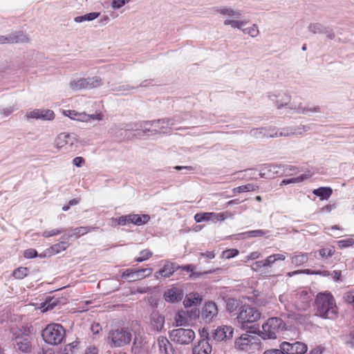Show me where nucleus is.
<instances>
[{"mask_svg":"<svg viewBox=\"0 0 354 354\" xmlns=\"http://www.w3.org/2000/svg\"><path fill=\"white\" fill-rule=\"evenodd\" d=\"M214 12L223 16H227L223 21L225 26H230L232 28L241 30L244 34H248L252 37H256L259 34L258 26L253 24L251 27L244 28L248 23L246 19L239 20L241 17V11L234 9L230 6H221L214 8Z\"/></svg>","mask_w":354,"mask_h":354,"instance_id":"nucleus-1","label":"nucleus"},{"mask_svg":"<svg viewBox=\"0 0 354 354\" xmlns=\"http://www.w3.org/2000/svg\"><path fill=\"white\" fill-rule=\"evenodd\" d=\"M315 302L316 315L324 319H333L335 316L337 307L335 299L330 293L318 294Z\"/></svg>","mask_w":354,"mask_h":354,"instance_id":"nucleus-2","label":"nucleus"},{"mask_svg":"<svg viewBox=\"0 0 354 354\" xmlns=\"http://www.w3.org/2000/svg\"><path fill=\"white\" fill-rule=\"evenodd\" d=\"M66 331L59 324H50L42 330L43 339L48 344L58 345L65 338Z\"/></svg>","mask_w":354,"mask_h":354,"instance_id":"nucleus-3","label":"nucleus"},{"mask_svg":"<svg viewBox=\"0 0 354 354\" xmlns=\"http://www.w3.org/2000/svg\"><path fill=\"white\" fill-rule=\"evenodd\" d=\"M235 347L238 350L250 353L259 351L262 349L260 337L248 333L243 334L236 339Z\"/></svg>","mask_w":354,"mask_h":354,"instance_id":"nucleus-4","label":"nucleus"},{"mask_svg":"<svg viewBox=\"0 0 354 354\" xmlns=\"http://www.w3.org/2000/svg\"><path fill=\"white\" fill-rule=\"evenodd\" d=\"M261 317V313L254 307L248 305L241 306L239 309L236 317L241 328H249L248 324L258 321Z\"/></svg>","mask_w":354,"mask_h":354,"instance_id":"nucleus-5","label":"nucleus"},{"mask_svg":"<svg viewBox=\"0 0 354 354\" xmlns=\"http://www.w3.org/2000/svg\"><path fill=\"white\" fill-rule=\"evenodd\" d=\"M285 326L281 318L271 317L262 325L261 337L263 339H276L279 331Z\"/></svg>","mask_w":354,"mask_h":354,"instance_id":"nucleus-6","label":"nucleus"},{"mask_svg":"<svg viewBox=\"0 0 354 354\" xmlns=\"http://www.w3.org/2000/svg\"><path fill=\"white\" fill-rule=\"evenodd\" d=\"M169 338L176 344L188 345L195 338V332L191 328H178L169 332Z\"/></svg>","mask_w":354,"mask_h":354,"instance_id":"nucleus-7","label":"nucleus"},{"mask_svg":"<svg viewBox=\"0 0 354 354\" xmlns=\"http://www.w3.org/2000/svg\"><path fill=\"white\" fill-rule=\"evenodd\" d=\"M131 333L129 328L116 329L109 335V339L115 347H121L129 344L131 341Z\"/></svg>","mask_w":354,"mask_h":354,"instance_id":"nucleus-8","label":"nucleus"},{"mask_svg":"<svg viewBox=\"0 0 354 354\" xmlns=\"http://www.w3.org/2000/svg\"><path fill=\"white\" fill-rule=\"evenodd\" d=\"M12 344L16 351L29 353L32 350V337L26 333H19L12 338Z\"/></svg>","mask_w":354,"mask_h":354,"instance_id":"nucleus-9","label":"nucleus"},{"mask_svg":"<svg viewBox=\"0 0 354 354\" xmlns=\"http://www.w3.org/2000/svg\"><path fill=\"white\" fill-rule=\"evenodd\" d=\"M233 328L228 326H221L207 333V338L212 343L225 341L232 337Z\"/></svg>","mask_w":354,"mask_h":354,"instance_id":"nucleus-10","label":"nucleus"},{"mask_svg":"<svg viewBox=\"0 0 354 354\" xmlns=\"http://www.w3.org/2000/svg\"><path fill=\"white\" fill-rule=\"evenodd\" d=\"M165 318L157 310H153L149 316L147 322V329L149 332L161 333L165 328Z\"/></svg>","mask_w":354,"mask_h":354,"instance_id":"nucleus-11","label":"nucleus"},{"mask_svg":"<svg viewBox=\"0 0 354 354\" xmlns=\"http://www.w3.org/2000/svg\"><path fill=\"white\" fill-rule=\"evenodd\" d=\"M144 124L145 131H155L157 133H166L167 129H169L174 125L173 120L171 119L147 121Z\"/></svg>","mask_w":354,"mask_h":354,"instance_id":"nucleus-12","label":"nucleus"},{"mask_svg":"<svg viewBox=\"0 0 354 354\" xmlns=\"http://www.w3.org/2000/svg\"><path fill=\"white\" fill-rule=\"evenodd\" d=\"M77 136L75 133L62 132L55 138V145L57 149H61L65 145L73 148L77 147Z\"/></svg>","mask_w":354,"mask_h":354,"instance_id":"nucleus-13","label":"nucleus"},{"mask_svg":"<svg viewBox=\"0 0 354 354\" xmlns=\"http://www.w3.org/2000/svg\"><path fill=\"white\" fill-rule=\"evenodd\" d=\"M280 348L286 354H304L308 351L307 345L301 342H283L280 344Z\"/></svg>","mask_w":354,"mask_h":354,"instance_id":"nucleus-14","label":"nucleus"},{"mask_svg":"<svg viewBox=\"0 0 354 354\" xmlns=\"http://www.w3.org/2000/svg\"><path fill=\"white\" fill-rule=\"evenodd\" d=\"M152 268H143L138 270H125L122 274V277L128 279L129 281H136L141 280L152 274Z\"/></svg>","mask_w":354,"mask_h":354,"instance_id":"nucleus-15","label":"nucleus"},{"mask_svg":"<svg viewBox=\"0 0 354 354\" xmlns=\"http://www.w3.org/2000/svg\"><path fill=\"white\" fill-rule=\"evenodd\" d=\"M312 295L307 290H301L296 294L295 308L299 310H306L310 306Z\"/></svg>","mask_w":354,"mask_h":354,"instance_id":"nucleus-16","label":"nucleus"},{"mask_svg":"<svg viewBox=\"0 0 354 354\" xmlns=\"http://www.w3.org/2000/svg\"><path fill=\"white\" fill-rule=\"evenodd\" d=\"M227 212L215 213V212H204L198 213L194 216V220L196 223H201L204 221H223L228 217Z\"/></svg>","mask_w":354,"mask_h":354,"instance_id":"nucleus-17","label":"nucleus"},{"mask_svg":"<svg viewBox=\"0 0 354 354\" xmlns=\"http://www.w3.org/2000/svg\"><path fill=\"white\" fill-rule=\"evenodd\" d=\"M26 116L28 119L52 120L55 118V113L50 109H35L27 112Z\"/></svg>","mask_w":354,"mask_h":354,"instance_id":"nucleus-18","label":"nucleus"},{"mask_svg":"<svg viewBox=\"0 0 354 354\" xmlns=\"http://www.w3.org/2000/svg\"><path fill=\"white\" fill-rule=\"evenodd\" d=\"M268 97L276 104L278 109L287 105L290 100V97L282 91H274L269 94Z\"/></svg>","mask_w":354,"mask_h":354,"instance_id":"nucleus-19","label":"nucleus"},{"mask_svg":"<svg viewBox=\"0 0 354 354\" xmlns=\"http://www.w3.org/2000/svg\"><path fill=\"white\" fill-rule=\"evenodd\" d=\"M310 127L306 125H300L296 128L295 127H285L279 129L278 137H288L291 136H299L302 134L303 131H308L310 130Z\"/></svg>","mask_w":354,"mask_h":354,"instance_id":"nucleus-20","label":"nucleus"},{"mask_svg":"<svg viewBox=\"0 0 354 354\" xmlns=\"http://www.w3.org/2000/svg\"><path fill=\"white\" fill-rule=\"evenodd\" d=\"M218 314V310L215 303L209 301L205 304L202 309L201 317L205 322H210Z\"/></svg>","mask_w":354,"mask_h":354,"instance_id":"nucleus-21","label":"nucleus"},{"mask_svg":"<svg viewBox=\"0 0 354 354\" xmlns=\"http://www.w3.org/2000/svg\"><path fill=\"white\" fill-rule=\"evenodd\" d=\"M5 44L28 43L29 38L21 31L11 32L4 35Z\"/></svg>","mask_w":354,"mask_h":354,"instance_id":"nucleus-22","label":"nucleus"},{"mask_svg":"<svg viewBox=\"0 0 354 354\" xmlns=\"http://www.w3.org/2000/svg\"><path fill=\"white\" fill-rule=\"evenodd\" d=\"M183 297V292L181 289L173 287L168 289L164 294V299L166 301L175 303L180 301Z\"/></svg>","mask_w":354,"mask_h":354,"instance_id":"nucleus-23","label":"nucleus"},{"mask_svg":"<svg viewBox=\"0 0 354 354\" xmlns=\"http://www.w3.org/2000/svg\"><path fill=\"white\" fill-rule=\"evenodd\" d=\"M157 344L161 353L176 354V351L172 344L166 337L159 336L157 339Z\"/></svg>","mask_w":354,"mask_h":354,"instance_id":"nucleus-24","label":"nucleus"},{"mask_svg":"<svg viewBox=\"0 0 354 354\" xmlns=\"http://www.w3.org/2000/svg\"><path fill=\"white\" fill-rule=\"evenodd\" d=\"M208 339H201L192 351L193 354H209L212 351V346Z\"/></svg>","mask_w":354,"mask_h":354,"instance_id":"nucleus-25","label":"nucleus"},{"mask_svg":"<svg viewBox=\"0 0 354 354\" xmlns=\"http://www.w3.org/2000/svg\"><path fill=\"white\" fill-rule=\"evenodd\" d=\"M290 109L294 110V112L296 113H301V114H310L313 112H319L320 108L319 106H304L301 103H299L298 104H292L290 106Z\"/></svg>","mask_w":354,"mask_h":354,"instance_id":"nucleus-26","label":"nucleus"},{"mask_svg":"<svg viewBox=\"0 0 354 354\" xmlns=\"http://www.w3.org/2000/svg\"><path fill=\"white\" fill-rule=\"evenodd\" d=\"M95 230V227H80L74 228L71 230V233L68 234L66 236H64L62 237V239L69 240L72 238L77 239L84 234H87L91 230Z\"/></svg>","mask_w":354,"mask_h":354,"instance_id":"nucleus-27","label":"nucleus"},{"mask_svg":"<svg viewBox=\"0 0 354 354\" xmlns=\"http://www.w3.org/2000/svg\"><path fill=\"white\" fill-rule=\"evenodd\" d=\"M202 298L197 292H191L186 295L183 304L185 307L198 306L201 304Z\"/></svg>","mask_w":354,"mask_h":354,"instance_id":"nucleus-28","label":"nucleus"},{"mask_svg":"<svg viewBox=\"0 0 354 354\" xmlns=\"http://www.w3.org/2000/svg\"><path fill=\"white\" fill-rule=\"evenodd\" d=\"M176 270V266L174 263L171 262H166L163 268L156 273V277L158 278V274L162 277H169Z\"/></svg>","mask_w":354,"mask_h":354,"instance_id":"nucleus-29","label":"nucleus"},{"mask_svg":"<svg viewBox=\"0 0 354 354\" xmlns=\"http://www.w3.org/2000/svg\"><path fill=\"white\" fill-rule=\"evenodd\" d=\"M278 166L274 165H266L261 169L260 175L262 178H272L279 172Z\"/></svg>","mask_w":354,"mask_h":354,"instance_id":"nucleus-30","label":"nucleus"},{"mask_svg":"<svg viewBox=\"0 0 354 354\" xmlns=\"http://www.w3.org/2000/svg\"><path fill=\"white\" fill-rule=\"evenodd\" d=\"M130 217V223H133L136 225H142L147 223L149 219L150 216L148 214H129Z\"/></svg>","mask_w":354,"mask_h":354,"instance_id":"nucleus-31","label":"nucleus"},{"mask_svg":"<svg viewBox=\"0 0 354 354\" xmlns=\"http://www.w3.org/2000/svg\"><path fill=\"white\" fill-rule=\"evenodd\" d=\"M84 81L86 89L97 88L102 84V80L99 76L84 78Z\"/></svg>","mask_w":354,"mask_h":354,"instance_id":"nucleus-32","label":"nucleus"},{"mask_svg":"<svg viewBox=\"0 0 354 354\" xmlns=\"http://www.w3.org/2000/svg\"><path fill=\"white\" fill-rule=\"evenodd\" d=\"M313 193L322 200H327L331 196L333 190L330 187H319L314 189Z\"/></svg>","mask_w":354,"mask_h":354,"instance_id":"nucleus-33","label":"nucleus"},{"mask_svg":"<svg viewBox=\"0 0 354 354\" xmlns=\"http://www.w3.org/2000/svg\"><path fill=\"white\" fill-rule=\"evenodd\" d=\"M102 115L101 113H96V114H86L85 112L79 113L77 114V121L80 122H89L91 120H102Z\"/></svg>","mask_w":354,"mask_h":354,"instance_id":"nucleus-34","label":"nucleus"},{"mask_svg":"<svg viewBox=\"0 0 354 354\" xmlns=\"http://www.w3.org/2000/svg\"><path fill=\"white\" fill-rule=\"evenodd\" d=\"M100 16V12H93L87 13L84 15L77 16L74 18V21L76 23H82L86 21H91Z\"/></svg>","mask_w":354,"mask_h":354,"instance_id":"nucleus-35","label":"nucleus"},{"mask_svg":"<svg viewBox=\"0 0 354 354\" xmlns=\"http://www.w3.org/2000/svg\"><path fill=\"white\" fill-rule=\"evenodd\" d=\"M84 82V78L74 79L70 82L69 86L73 91L86 89Z\"/></svg>","mask_w":354,"mask_h":354,"instance_id":"nucleus-36","label":"nucleus"},{"mask_svg":"<svg viewBox=\"0 0 354 354\" xmlns=\"http://www.w3.org/2000/svg\"><path fill=\"white\" fill-rule=\"evenodd\" d=\"M310 177V175H309V174H301L297 177L283 179L281 181V185H288L290 183H299L304 181V180L309 178Z\"/></svg>","mask_w":354,"mask_h":354,"instance_id":"nucleus-37","label":"nucleus"},{"mask_svg":"<svg viewBox=\"0 0 354 354\" xmlns=\"http://www.w3.org/2000/svg\"><path fill=\"white\" fill-rule=\"evenodd\" d=\"M308 259V258L307 254H295L291 257L292 263L297 266H301L306 263Z\"/></svg>","mask_w":354,"mask_h":354,"instance_id":"nucleus-38","label":"nucleus"},{"mask_svg":"<svg viewBox=\"0 0 354 354\" xmlns=\"http://www.w3.org/2000/svg\"><path fill=\"white\" fill-rule=\"evenodd\" d=\"M308 30L313 34H326L327 32H324V27L319 23H313L309 24Z\"/></svg>","mask_w":354,"mask_h":354,"instance_id":"nucleus-39","label":"nucleus"},{"mask_svg":"<svg viewBox=\"0 0 354 354\" xmlns=\"http://www.w3.org/2000/svg\"><path fill=\"white\" fill-rule=\"evenodd\" d=\"M250 135L256 139H263L266 138V127L253 129L250 130Z\"/></svg>","mask_w":354,"mask_h":354,"instance_id":"nucleus-40","label":"nucleus"},{"mask_svg":"<svg viewBox=\"0 0 354 354\" xmlns=\"http://www.w3.org/2000/svg\"><path fill=\"white\" fill-rule=\"evenodd\" d=\"M28 270L25 267H20L13 271L12 275L15 278L22 279L28 275Z\"/></svg>","mask_w":354,"mask_h":354,"instance_id":"nucleus-41","label":"nucleus"},{"mask_svg":"<svg viewBox=\"0 0 354 354\" xmlns=\"http://www.w3.org/2000/svg\"><path fill=\"white\" fill-rule=\"evenodd\" d=\"M60 243L51 246V250L55 253H59L65 250L68 247V240L63 239Z\"/></svg>","mask_w":354,"mask_h":354,"instance_id":"nucleus-42","label":"nucleus"},{"mask_svg":"<svg viewBox=\"0 0 354 354\" xmlns=\"http://www.w3.org/2000/svg\"><path fill=\"white\" fill-rule=\"evenodd\" d=\"M134 86H131L129 84H124L118 86H115L111 88L113 91L121 92L122 94L129 93L131 90L134 89Z\"/></svg>","mask_w":354,"mask_h":354,"instance_id":"nucleus-43","label":"nucleus"},{"mask_svg":"<svg viewBox=\"0 0 354 354\" xmlns=\"http://www.w3.org/2000/svg\"><path fill=\"white\" fill-rule=\"evenodd\" d=\"M226 310L229 313L234 312L239 306V301L236 299L229 298L225 301Z\"/></svg>","mask_w":354,"mask_h":354,"instance_id":"nucleus-44","label":"nucleus"},{"mask_svg":"<svg viewBox=\"0 0 354 354\" xmlns=\"http://www.w3.org/2000/svg\"><path fill=\"white\" fill-rule=\"evenodd\" d=\"M17 109V102L16 101H14L12 104L8 106H6V107H3L1 109V114L3 115L4 116H8L9 115H10L13 111H15V110Z\"/></svg>","mask_w":354,"mask_h":354,"instance_id":"nucleus-45","label":"nucleus"},{"mask_svg":"<svg viewBox=\"0 0 354 354\" xmlns=\"http://www.w3.org/2000/svg\"><path fill=\"white\" fill-rule=\"evenodd\" d=\"M318 252L321 257L327 258V257H331L334 254L335 249L333 247L324 248H322V249L319 250Z\"/></svg>","mask_w":354,"mask_h":354,"instance_id":"nucleus-46","label":"nucleus"},{"mask_svg":"<svg viewBox=\"0 0 354 354\" xmlns=\"http://www.w3.org/2000/svg\"><path fill=\"white\" fill-rule=\"evenodd\" d=\"M337 244L340 248H345L354 245V235L350 238L339 241Z\"/></svg>","mask_w":354,"mask_h":354,"instance_id":"nucleus-47","label":"nucleus"},{"mask_svg":"<svg viewBox=\"0 0 354 354\" xmlns=\"http://www.w3.org/2000/svg\"><path fill=\"white\" fill-rule=\"evenodd\" d=\"M176 326H183L187 323V319L185 317L184 312H178L174 317Z\"/></svg>","mask_w":354,"mask_h":354,"instance_id":"nucleus-48","label":"nucleus"},{"mask_svg":"<svg viewBox=\"0 0 354 354\" xmlns=\"http://www.w3.org/2000/svg\"><path fill=\"white\" fill-rule=\"evenodd\" d=\"M268 232V231L263 230H256L246 232L244 234H246L248 237H260L266 235Z\"/></svg>","mask_w":354,"mask_h":354,"instance_id":"nucleus-49","label":"nucleus"},{"mask_svg":"<svg viewBox=\"0 0 354 354\" xmlns=\"http://www.w3.org/2000/svg\"><path fill=\"white\" fill-rule=\"evenodd\" d=\"M130 1L131 0H112L111 6L114 10H118Z\"/></svg>","mask_w":354,"mask_h":354,"instance_id":"nucleus-50","label":"nucleus"},{"mask_svg":"<svg viewBox=\"0 0 354 354\" xmlns=\"http://www.w3.org/2000/svg\"><path fill=\"white\" fill-rule=\"evenodd\" d=\"M239 252L236 249H230L223 252L222 257L225 259H231L239 254Z\"/></svg>","mask_w":354,"mask_h":354,"instance_id":"nucleus-51","label":"nucleus"},{"mask_svg":"<svg viewBox=\"0 0 354 354\" xmlns=\"http://www.w3.org/2000/svg\"><path fill=\"white\" fill-rule=\"evenodd\" d=\"M279 129L274 127H266V138L278 137Z\"/></svg>","mask_w":354,"mask_h":354,"instance_id":"nucleus-52","label":"nucleus"},{"mask_svg":"<svg viewBox=\"0 0 354 354\" xmlns=\"http://www.w3.org/2000/svg\"><path fill=\"white\" fill-rule=\"evenodd\" d=\"M59 299L57 298H51L48 301H46L44 306H46V310L53 309L55 306L59 303Z\"/></svg>","mask_w":354,"mask_h":354,"instance_id":"nucleus-53","label":"nucleus"},{"mask_svg":"<svg viewBox=\"0 0 354 354\" xmlns=\"http://www.w3.org/2000/svg\"><path fill=\"white\" fill-rule=\"evenodd\" d=\"M62 232H63L62 230H58V229H54V230H49V231L46 230V231H44L43 232L42 236L46 237V238H48V237H50V236H53L59 234Z\"/></svg>","mask_w":354,"mask_h":354,"instance_id":"nucleus-54","label":"nucleus"},{"mask_svg":"<svg viewBox=\"0 0 354 354\" xmlns=\"http://www.w3.org/2000/svg\"><path fill=\"white\" fill-rule=\"evenodd\" d=\"M116 221L118 225H124L128 223H130L129 214L120 216L119 218H118L116 219Z\"/></svg>","mask_w":354,"mask_h":354,"instance_id":"nucleus-55","label":"nucleus"},{"mask_svg":"<svg viewBox=\"0 0 354 354\" xmlns=\"http://www.w3.org/2000/svg\"><path fill=\"white\" fill-rule=\"evenodd\" d=\"M24 257L26 259H32L37 255V252L35 249H28L24 252Z\"/></svg>","mask_w":354,"mask_h":354,"instance_id":"nucleus-56","label":"nucleus"},{"mask_svg":"<svg viewBox=\"0 0 354 354\" xmlns=\"http://www.w3.org/2000/svg\"><path fill=\"white\" fill-rule=\"evenodd\" d=\"M261 261H262L263 266H264L265 268L271 267V266L275 263L274 259L272 257V254L270 255L265 260Z\"/></svg>","mask_w":354,"mask_h":354,"instance_id":"nucleus-57","label":"nucleus"},{"mask_svg":"<svg viewBox=\"0 0 354 354\" xmlns=\"http://www.w3.org/2000/svg\"><path fill=\"white\" fill-rule=\"evenodd\" d=\"M64 113L66 116H68L71 119L77 120L78 112L74 110L64 111Z\"/></svg>","mask_w":354,"mask_h":354,"instance_id":"nucleus-58","label":"nucleus"},{"mask_svg":"<svg viewBox=\"0 0 354 354\" xmlns=\"http://www.w3.org/2000/svg\"><path fill=\"white\" fill-rule=\"evenodd\" d=\"M263 354H286L285 351L279 347V348L268 349L264 351Z\"/></svg>","mask_w":354,"mask_h":354,"instance_id":"nucleus-59","label":"nucleus"},{"mask_svg":"<svg viewBox=\"0 0 354 354\" xmlns=\"http://www.w3.org/2000/svg\"><path fill=\"white\" fill-rule=\"evenodd\" d=\"M84 159L82 157H75L73 160V163L77 167H82L84 164Z\"/></svg>","mask_w":354,"mask_h":354,"instance_id":"nucleus-60","label":"nucleus"},{"mask_svg":"<svg viewBox=\"0 0 354 354\" xmlns=\"http://www.w3.org/2000/svg\"><path fill=\"white\" fill-rule=\"evenodd\" d=\"M261 268H265L261 261H256L252 266V270L255 272L260 271Z\"/></svg>","mask_w":354,"mask_h":354,"instance_id":"nucleus-61","label":"nucleus"},{"mask_svg":"<svg viewBox=\"0 0 354 354\" xmlns=\"http://www.w3.org/2000/svg\"><path fill=\"white\" fill-rule=\"evenodd\" d=\"M346 343L350 347L354 348V331L350 333L348 339L346 340Z\"/></svg>","mask_w":354,"mask_h":354,"instance_id":"nucleus-62","label":"nucleus"},{"mask_svg":"<svg viewBox=\"0 0 354 354\" xmlns=\"http://www.w3.org/2000/svg\"><path fill=\"white\" fill-rule=\"evenodd\" d=\"M260 257H261V253L257 251H255V252H252L250 254H249L246 257V259H247V260H254V259H259Z\"/></svg>","mask_w":354,"mask_h":354,"instance_id":"nucleus-63","label":"nucleus"},{"mask_svg":"<svg viewBox=\"0 0 354 354\" xmlns=\"http://www.w3.org/2000/svg\"><path fill=\"white\" fill-rule=\"evenodd\" d=\"M140 255L142 257L144 261H145L152 256V252H151L149 250H145L140 252Z\"/></svg>","mask_w":354,"mask_h":354,"instance_id":"nucleus-64","label":"nucleus"}]
</instances>
